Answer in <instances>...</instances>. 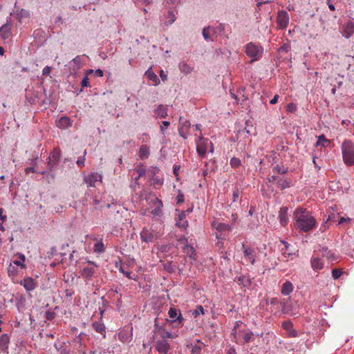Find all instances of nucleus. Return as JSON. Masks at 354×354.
<instances>
[{
  "label": "nucleus",
  "mask_w": 354,
  "mask_h": 354,
  "mask_svg": "<svg viewBox=\"0 0 354 354\" xmlns=\"http://www.w3.org/2000/svg\"><path fill=\"white\" fill-rule=\"evenodd\" d=\"M342 158L347 166L354 165V143L351 140H344L341 146Z\"/></svg>",
  "instance_id": "nucleus-1"
},
{
  "label": "nucleus",
  "mask_w": 354,
  "mask_h": 354,
  "mask_svg": "<svg viewBox=\"0 0 354 354\" xmlns=\"http://www.w3.org/2000/svg\"><path fill=\"white\" fill-rule=\"evenodd\" d=\"M195 136L198 137V138L196 140V151L198 155L202 157L205 158L207 151L208 148L209 147V151L210 153L214 152V147L211 141H209L207 138H205L203 136L202 133H199L198 135L197 133L195 134Z\"/></svg>",
  "instance_id": "nucleus-2"
},
{
  "label": "nucleus",
  "mask_w": 354,
  "mask_h": 354,
  "mask_svg": "<svg viewBox=\"0 0 354 354\" xmlns=\"http://www.w3.org/2000/svg\"><path fill=\"white\" fill-rule=\"evenodd\" d=\"M241 324H242L241 321L236 322L232 334L233 335L236 342L240 344L248 343L252 340L253 333L252 332H246L245 330H237Z\"/></svg>",
  "instance_id": "nucleus-3"
},
{
  "label": "nucleus",
  "mask_w": 354,
  "mask_h": 354,
  "mask_svg": "<svg viewBox=\"0 0 354 354\" xmlns=\"http://www.w3.org/2000/svg\"><path fill=\"white\" fill-rule=\"evenodd\" d=\"M246 55L252 59V62L259 60L263 53V48L260 44L250 42L245 46Z\"/></svg>",
  "instance_id": "nucleus-4"
},
{
  "label": "nucleus",
  "mask_w": 354,
  "mask_h": 354,
  "mask_svg": "<svg viewBox=\"0 0 354 354\" xmlns=\"http://www.w3.org/2000/svg\"><path fill=\"white\" fill-rule=\"evenodd\" d=\"M293 219L295 221H315L310 212L301 207L295 209Z\"/></svg>",
  "instance_id": "nucleus-5"
},
{
  "label": "nucleus",
  "mask_w": 354,
  "mask_h": 354,
  "mask_svg": "<svg viewBox=\"0 0 354 354\" xmlns=\"http://www.w3.org/2000/svg\"><path fill=\"white\" fill-rule=\"evenodd\" d=\"M213 227L217 231L216 236L218 239H224L230 230V226L226 223H212Z\"/></svg>",
  "instance_id": "nucleus-6"
},
{
  "label": "nucleus",
  "mask_w": 354,
  "mask_h": 354,
  "mask_svg": "<svg viewBox=\"0 0 354 354\" xmlns=\"http://www.w3.org/2000/svg\"><path fill=\"white\" fill-rule=\"evenodd\" d=\"M179 241L184 244V246L182 248V250L185 254L190 259L193 260H196L197 254L195 249L193 246L188 244V239L186 237H183L179 239Z\"/></svg>",
  "instance_id": "nucleus-7"
},
{
  "label": "nucleus",
  "mask_w": 354,
  "mask_h": 354,
  "mask_svg": "<svg viewBox=\"0 0 354 354\" xmlns=\"http://www.w3.org/2000/svg\"><path fill=\"white\" fill-rule=\"evenodd\" d=\"M88 266L83 268L81 270V275L83 278L91 280L95 272V268L97 266L93 261H88Z\"/></svg>",
  "instance_id": "nucleus-8"
},
{
  "label": "nucleus",
  "mask_w": 354,
  "mask_h": 354,
  "mask_svg": "<svg viewBox=\"0 0 354 354\" xmlns=\"http://www.w3.org/2000/svg\"><path fill=\"white\" fill-rule=\"evenodd\" d=\"M242 251L244 259L249 261L252 265H254L255 263V257L257 255L255 250L243 243Z\"/></svg>",
  "instance_id": "nucleus-9"
},
{
  "label": "nucleus",
  "mask_w": 354,
  "mask_h": 354,
  "mask_svg": "<svg viewBox=\"0 0 354 354\" xmlns=\"http://www.w3.org/2000/svg\"><path fill=\"white\" fill-rule=\"evenodd\" d=\"M277 26L281 29H285L289 23V16L286 11L280 10L278 12L277 19Z\"/></svg>",
  "instance_id": "nucleus-10"
},
{
  "label": "nucleus",
  "mask_w": 354,
  "mask_h": 354,
  "mask_svg": "<svg viewBox=\"0 0 354 354\" xmlns=\"http://www.w3.org/2000/svg\"><path fill=\"white\" fill-rule=\"evenodd\" d=\"M102 176L98 173H91L84 176V181L87 185V187H95V183L97 182L101 183Z\"/></svg>",
  "instance_id": "nucleus-11"
},
{
  "label": "nucleus",
  "mask_w": 354,
  "mask_h": 354,
  "mask_svg": "<svg viewBox=\"0 0 354 354\" xmlns=\"http://www.w3.org/2000/svg\"><path fill=\"white\" fill-rule=\"evenodd\" d=\"M60 158V151L58 149L53 150L48 158V167L50 171L55 169V165L58 163Z\"/></svg>",
  "instance_id": "nucleus-12"
},
{
  "label": "nucleus",
  "mask_w": 354,
  "mask_h": 354,
  "mask_svg": "<svg viewBox=\"0 0 354 354\" xmlns=\"http://www.w3.org/2000/svg\"><path fill=\"white\" fill-rule=\"evenodd\" d=\"M180 127H178V132L180 136L184 139H187L189 135V129L191 127L189 121H183L182 117L179 119Z\"/></svg>",
  "instance_id": "nucleus-13"
},
{
  "label": "nucleus",
  "mask_w": 354,
  "mask_h": 354,
  "mask_svg": "<svg viewBox=\"0 0 354 354\" xmlns=\"http://www.w3.org/2000/svg\"><path fill=\"white\" fill-rule=\"evenodd\" d=\"M354 34V19L348 20L343 27V36L346 39Z\"/></svg>",
  "instance_id": "nucleus-14"
},
{
  "label": "nucleus",
  "mask_w": 354,
  "mask_h": 354,
  "mask_svg": "<svg viewBox=\"0 0 354 354\" xmlns=\"http://www.w3.org/2000/svg\"><path fill=\"white\" fill-rule=\"evenodd\" d=\"M170 348V345L165 339H160L156 342V349L161 354H167Z\"/></svg>",
  "instance_id": "nucleus-15"
},
{
  "label": "nucleus",
  "mask_w": 354,
  "mask_h": 354,
  "mask_svg": "<svg viewBox=\"0 0 354 354\" xmlns=\"http://www.w3.org/2000/svg\"><path fill=\"white\" fill-rule=\"evenodd\" d=\"M145 199L147 201H148L150 199L151 202H153V203L156 205L154 214H158L159 213V212L160 211V208L162 207L161 201H160L157 197H156L151 193L147 194L145 196Z\"/></svg>",
  "instance_id": "nucleus-16"
},
{
  "label": "nucleus",
  "mask_w": 354,
  "mask_h": 354,
  "mask_svg": "<svg viewBox=\"0 0 354 354\" xmlns=\"http://www.w3.org/2000/svg\"><path fill=\"white\" fill-rule=\"evenodd\" d=\"M20 284L22 285L26 291L30 292L36 288V283L31 277L25 278L21 281Z\"/></svg>",
  "instance_id": "nucleus-17"
},
{
  "label": "nucleus",
  "mask_w": 354,
  "mask_h": 354,
  "mask_svg": "<svg viewBox=\"0 0 354 354\" xmlns=\"http://www.w3.org/2000/svg\"><path fill=\"white\" fill-rule=\"evenodd\" d=\"M295 228L301 232H308L315 227V223H295Z\"/></svg>",
  "instance_id": "nucleus-18"
},
{
  "label": "nucleus",
  "mask_w": 354,
  "mask_h": 354,
  "mask_svg": "<svg viewBox=\"0 0 354 354\" xmlns=\"http://www.w3.org/2000/svg\"><path fill=\"white\" fill-rule=\"evenodd\" d=\"M140 237L142 241L145 242H152L154 238L153 233L151 231L150 229H147L144 227L140 232Z\"/></svg>",
  "instance_id": "nucleus-19"
},
{
  "label": "nucleus",
  "mask_w": 354,
  "mask_h": 354,
  "mask_svg": "<svg viewBox=\"0 0 354 354\" xmlns=\"http://www.w3.org/2000/svg\"><path fill=\"white\" fill-rule=\"evenodd\" d=\"M317 251H314L315 255ZM311 267L314 270H320L324 267V263L318 257L313 256L310 260Z\"/></svg>",
  "instance_id": "nucleus-20"
},
{
  "label": "nucleus",
  "mask_w": 354,
  "mask_h": 354,
  "mask_svg": "<svg viewBox=\"0 0 354 354\" xmlns=\"http://www.w3.org/2000/svg\"><path fill=\"white\" fill-rule=\"evenodd\" d=\"M155 327L156 332L160 335L162 339H165V338L174 337V336L171 335L170 332L165 330L162 326H158L157 319L155 320Z\"/></svg>",
  "instance_id": "nucleus-21"
},
{
  "label": "nucleus",
  "mask_w": 354,
  "mask_h": 354,
  "mask_svg": "<svg viewBox=\"0 0 354 354\" xmlns=\"http://www.w3.org/2000/svg\"><path fill=\"white\" fill-rule=\"evenodd\" d=\"M271 307V312L274 314L279 313L280 308L282 306V301L277 298H272L270 301Z\"/></svg>",
  "instance_id": "nucleus-22"
},
{
  "label": "nucleus",
  "mask_w": 354,
  "mask_h": 354,
  "mask_svg": "<svg viewBox=\"0 0 354 354\" xmlns=\"http://www.w3.org/2000/svg\"><path fill=\"white\" fill-rule=\"evenodd\" d=\"M10 342V337L8 334H3L0 336V351L7 352L8 349V344Z\"/></svg>",
  "instance_id": "nucleus-23"
},
{
  "label": "nucleus",
  "mask_w": 354,
  "mask_h": 354,
  "mask_svg": "<svg viewBox=\"0 0 354 354\" xmlns=\"http://www.w3.org/2000/svg\"><path fill=\"white\" fill-rule=\"evenodd\" d=\"M322 257H326L328 261H333L336 260L335 254L326 247H322L319 250Z\"/></svg>",
  "instance_id": "nucleus-24"
},
{
  "label": "nucleus",
  "mask_w": 354,
  "mask_h": 354,
  "mask_svg": "<svg viewBox=\"0 0 354 354\" xmlns=\"http://www.w3.org/2000/svg\"><path fill=\"white\" fill-rule=\"evenodd\" d=\"M293 291V285L289 281H286L284 283H283L281 292L283 295L287 296L290 295Z\"/></svg>",
  "instance_id": "nucleus-25"
},
{
  "label": "nucleus",
  "mask_w": 354,
  "mask_h": 354,
  "mask_svg": "<svg viewBox=\"0 0 354 354\" xmlns=\"http://www.w3.org/2000/svg\"><path fill=\"white\" fill-rule=\"evenodd\" d=\"M93 328L95 330V332L100 333L105 337L106 331H105V326L104 324L102 322H94L92 324Z\"/></svg>",
  "instance_id": "nucleus-26"
},
{
  "label": "nucleus",
  "mask_w": 354,
  "mask_h": 354,
  "mask_svg": "<svg viewBox=\"0 0 354 354\" xmlns=\"http://www.w3.org/2000/svg\"><path fill=\"white\" fill-rule=\"evenodd\" d=\"M11 26L9 24H4L0 28V37L3 39H8L10 36Z\"/></svg>",
  "instance_id": "nucleus-27"
},
{
  "label": "nucleus",
  "mask_w": 354,
  "mask_h": 354,
  "mask_svg": "<svg viewBox=\"0 0 354 354\" xmlns=\"http://www.w3.org/2000/svg\"><path fill=\"white\" fill-rule=\"evenodd\" d=\"M330 141L327 139L324 135H321L318 136L317 141L315 144V146L317 147H327L330 145Z\"/></svg>",
  "instance_id": "nucleus-28"
},
{
  "label": "nucleus",
  "mask_w": 354,
  "mask_h": 354,
  "mask_svg": "<svg viewBox=\"0 0 354 354\" xmlns=\"http://www.w3.org/2000/svg\"><path fill=\"white\" fill-rule=\"evenodd\" d=\"M205 346V344L200 341H198L196 344H192L190 347L192 348L191 353L192 354H202L201 351L202 348Z\"/></svg>",
  "instance_id": "nucleus-29"
},
{
  "label": "nucleus",
  "mask_w": 354,
  "mask_h": 354,
  "mask_svg": "<svg viewBox=\"0 0 354 354\" xmlns=\"http://www.w3.org/2000/svg\"><path fill=\"white\" fill-rule=\"evenodd\" d=\"M145 75L154 83V85H158L160 83L158 76L153 72L151 67L145 72Z\"/></svg>",
  "instance_id": "nucleus-30"
},
{
  "label": "nucleus",
  "mask_w": 354,
  "mask_h": 354,
  "mask_svg": "<svg viewBox=\"0 0 354 354\" xmlns=\"http://www.w3.org/2000/svg\"><path fill=\"white\" fill-rule=\"evenodd\" d=\"M57 126L60 129H64L71 126V120L68 117H62L57 122Z\"/></svg>",
  "instance_id": "nucleus-31"
},
{
  "label": "nucleus",
  "mask_w": 354,
  "mask_h": 354,
  "mask_svg": "<svg viewBox=\"0 0 354 354\" xmlns=\"http://www.w3.org/2000/svg\"><path fill=\"white\" fill-rule=\"evenodd\" d=\"M155 112L160 118H165L167 116V106L160 104Z\"/></svg>",
  "instance_id": "nucleus-32"
},
{
  "label": "nucleus",
  "mask_w": 354,
  "mask_h": 354,
  "mask_svg": "<svg viewBox=\"0 0 354 354\" xmlns=\"http://www.w3.org/2000/svg\"><path fill=\"white\" fill-rule=\"evenodd\" d=\"M17 255L19 256V258L20 259V260L19 261L15 260L11 263L14 264L15 266H16L17 268L20 267L21 269H25L26 267V265L24 264V262L26 261L25 255L23 254H18Z\"/></svg>",
  "instance_id": "nucleus-33"
},
{
  "label": "nucleus",
  "mask_w": 354,
  "mask_h": 354,
  "mask_svg": "<svg viewBox=\"0 0 354 354\" xmlns=\"http://www.w3.org/2000/svg\"><path fill=\"white\" fill-rule=\"evenodd\" d=\"M169 316L171 319H176L179 323H181L183 318L180 313L178 315V310L174 308H171L168 312Z\"/></svg>",
  "instance_id": "nucleus-34"
},
{
  "label": "nucleus",
  "mask_w": 354,
  "mask_h": 354,
  "mask_svg": "<svg viewBox=\"0 0 354 354\" xmlns=\"http://www.w3.org/2000/svg\"><path fill=\"white\" fill-rule=\"evenodd\" d=\"M178 67H179L180 72L184 73L185 75L190 74L193 71V68L191 67L190 66H189L185 62H180L179 64Z\"/></svg>",
  "instance_id": "nucleus-35"
},
{
  "label": "nucleus",
  "mask_w": 354,
  "mask_h": 354,
  "mask_svg": "<svg viewBox=\"0 0 354 354\" xmlns=\"http://www.w3.org/2000/svg\"><path fill=\"white\" fill-rule=\"evenodd\" d=\"M288 209L286 207H283L280 209L279 212V218L280 221H288Z\"/></svg>",
  "instance_id": "nucleus-36"
},
{
  "label": "nucleus",
  "mask_w": 354,
  "mask_h": 354,
  "mask_svg": "<svg viewBox=\"0 0 354 354\" xmlns=\"http://www.w3.org/2000/svg\"><path fill=\"white\" fill-rule=\"evenodd\" d=\"M277 184L279 187L283 190L288 187H290L291 185V181L283 178H281L278 180Z\"/></svg>",
  "instance_id": "nucleus-37"
},
{
  "label": "nucleus",
  "mask_w": 354,
  "mask_h": 354,
  "mask_svg": "<svg viewBox=\"0 0 354 354\" xmlns=\"http://www.w3.org/2000/svg\"><path fill=\"white\" fill-rule=\"evenodd\" d=\"M149 155V148L147 145H142L139 149V156L141 159H146Z\"/></svg>",
  "instance_id": "nucleus-38"
},
{
  "label": "nucleus",
  "mask_w": 354,
  "mask_h": 354,
  "mask_svg": "<svg viewBox=\"0 0 354 354\" xmlns=\"http://www.w3.org/2000/svg\"><path fill=\"white\" fill-rule=\"evenodd\" d=\"M8 273L10 277H14L17 276L18 274V268L10 263L8 268Z\"/></svg>",
  "instance_id": "nucleus-39"
},
{
  "label": "nucleus",
  "mask_w": 354,
  "mask_h": 354,
  "mask_svg": "<svg viewBox=\"0 0 354 354\" xmlns=\"http://www.w3.org/2000/svg\"><path fill=\"white\" fill-rule=\"evenodd\" d=\"M166 18L167 21H165V24L167 26L171 25L176 20V16L174 12L173 11H168Z\"/></svg>",
  "instance_id": "nucleus-40"
},
{
  "label": "nucleus",
  "mask_w": 354,
  "mask_h": 354,
  "mask_svg": "<svg viewBox=\"0 0 354 354\" xmlns=\"http://www.w3.org/2000/svg\"><path fill=\"white\" fill-rule=\"evenodd\" d=\"M105 250V247L104 243L102 241L97 242L94 245V252L97 253L104 252Z\"/></svg>",
  "instance_id": "nucleus-41"
},
{
  "label": "nucleus",
  "mask_w": 354,
  "mask_h": 354,
  "mask_svg": "<svg viewBox=\"0 0 354 354\" xmlns=\"http://www.w3.org/2000/svg\"><path fill=\"white\" fill-rule=\"evenodd\" d=\"M281 310L283 314H289L290 313V308L288 305V301L287 299H283L282 300V306L281 307Z\"/></svg>",
  "instance_id": "nucleus-42"
},
{
  "label": "nucleus",
  "mask_w": 354,
  "mask_h": 354,
  "mask_svg": "<svg viewBox=\"0 0 354 354\" xmlns=\"http://www.w3.org/2000/svg\"><path fill=\"white\" fill-rule=\"evenodd\" d=\"M18 18L19 21H21L23 18H28L30 16V12L25 9H21L20 12L17 14Z\"/></svg>",
  "instance_id": "nucleus-43"
},
{
  "label": "nucleus",
  "mask_w": 354,
  "mask_h": 354,
  "mask_svg": "<svg viewBox=\"0 0 354 354\" xmlns=\"http://www.w3.org/2000/svg\"><path fill=\"white\" fill-rule=\"evenodd\" d=\"M164 268L169 272H173L176 268V266L172 262L168 261L164 264Z\"/></svg>",
  "instance_id": "nucleus-44"
},
{
  "label": "nucleus",
  "mask_w": 354,
  "mask_h": 354,
  "mask_svg": "<svg viewBox=\"0 0 354 354\" xmlns=\"http://www.w3.org/2000/svg\"><path fill=\"white\" fill-rule=\"evenodd\" d=\"M185 201V196L184 194L182 193V192L180 190H178V194L176 197V204H181L184 202Z\"/></svg>",
  "instance_id": "nucleus-45"
},
{
  "label": "nucleus",
  "mask_w": 354,
  "mask_h": 354,
  "mask_svg": "<svg viewBox=\"0 0 354 354\" xmlns=\"http://www.w3.org/2000/svg\"><path fill=\"white\" fill-rule=\"evenodd\" d=\"M241 164V160L237 158H232L230 160V165L232 167L236 168L239 167Z\"/></svg>",
  "instance_id": "nucleus-46"
},
{
  "label": "nucleus",
  "mask_w": 354,
  "mask_h": 354,
  "mask_svg": "<svg viewBox=\"0 0 354 354\" xmlns=\"http://www.w3.org/2000/svg\"><path fill=\"white\" fill-rule=\"evenodd\" d=\"M282 327L288 333L292 328V323L290 321H285L282 323Z\"/></svg>",
  "instance_id": "nucleus-47"
},
{
  "label": "nucleus",
  "mask_w": 354,
  "mask_h": 354,
  "mask_svg": "<svg viewBox=\"0 0 354 354\" xmlns=\"http://www.w3.org/2000/svg\"><path fill=\"white\" fill-rule=\"evenodd\" d=\"M212 28L210 27L204 28L203 30V36L205 40L209 39V32Z\"/></svg>",
  "instance_id": "nucleus-48"
},
{
  "label": "nucleus",
  "mask_w": 354,
  "mask_h": 354,
  "mask_svg": "<svg viewBox=\"0 0 354 354\" xmlns=\"http://www.w3.org/2000/svg\"><path fill=\"white\" fill-rule=\"evenodd\" d=\"M297 110V106L294 103H289L286 106V111L290 113H293Z\"/></svg>",
  "instance_id": "nucleus-49"
},
{
  "label": "nucleus",
  "mask_w": 354,
  "mask_h": 354,
  "mask_svg": "<svg viewBox=\"0 0 354 354\" xmlns=\"http://www.w3.org/2000/svg\"><path fill=\"white\" fill-rule=\"evenodd\" d=\"M342 274V271L338 269H334L332 271V276L335 279H338Z\"/></svg>",
  "instance_id": "nucleus-50"
},
{
  "label": "nucleus",
  "mask_w": 354,
  "mask_h": 354,
  "mask_svg": "<svg viewBox=\"0 0 354 354\" xmlns=\"http://www.w3.org/2000/svg\"><path fill=\"white\" fill-rule=\"evenodd\" d=\"M162 125L160 127V131L162 133L165 134V130L167 129V127L170 125V122L168 121H163L162 122Z\"/></svg>",
  "instance_id": "nucleus-51"
},
{
  "label": "nucleus",
  "mask_w": 354,
  "mask_h": 354,
  "mask_svg": "<svg viewBox=\"0 0 354 354\" xmlns=\"http://www.w3.org/2000/svg\"><path fill=\"white\" fill-rule=\"evenodd\" d=\"M136 172L138 173V177L136 178V180H137L140 177L145 176L146 171L144 168H139L137 169Z\"/></svg>",
  "instance_id": "nucleus-52"
},
{
  "label": "nucleus",
  "mask_w": 354,
  "mask_h": 354,
  "mask_svg": "<svg viewBox=\"0 0 354 354\" xmlns=\"http://www.w3.org/2000/svg\"><path fill=\"white\" fill-rule=\"evenodd\" d=\"M86 154V151H84V156L82 157H80L78 158V160H77L76 163L77 165L80 167H82L83 166H84V156Z\"/></svg>",
  "instance_id": "nucleus-53"
},
{
  "label": "nucleus",
  "mask_w": 354,
  "mask_h": 354,
  "mask_svg": "<svg viewBox=\"0 0 354 354\" xmlns=\"http://www.w3.org/2000/svg\"><path fill=\"white\" fill-rule=\"evenodd\" d=\"M239 195H240L239 190L237 188L234 189L233 191V194H232V198H233L234 202H235L238 200Z\"/></svg>",
  "instance_id": "nucleus-54"
},
{
  "label": "nucleus",
  "mask_w": 354,
  "mask_h": 354,
  "mask_svg": "<svg viewBox=\"0 0 354 354\" xmlns=\"http://www.w3.org/2000/svg\"><path fill=\"white\" fill-rule=\"evenodd\" d=\"M81 85H82V87H88V86H90L88 78L87 76L84 77L82 79V82H81Z\"/></svg>",
  "instance_id": "nucleus-55"
},
{
  "label": "nucleus",
  "mask_w": 354,
  "mask_h": 354,
  "mask_svg": "<svg viewBox=\"0 0 354 354\" xmlns=\"http://www.w3.org/2000/svg\"><path fill=\"white\" fill-rule=\"evenodd\" d=\"M288 336L291 337H297L298 336L297 331L292 328L290 330H289Z\"/></svg>",
  "instance_id": "nucleus-56"
},
{
  "label": "nucleus",
  "mask_w": 354,
  "mask_h": 354,
  "mask_svg": "<svg viewBox=\"0 0 354 354\" xmlns=\"http://www.w3.org/2000/svg\"><path fill=\"white\" fill-rule=\"evenodd\" d=\"M93 203L95 208H97L98 206H100V208L103 207L102 205H100V201L97 198L96 196L93 198Z\"/></svg>",
  "instance_id": "nucleus-57"
},
{
  "label": "nucleus",
  "mask_w": 354,
  "mask_h": 354,
  "mask_svg": "<svg viewBox=\"0 0 354 354\" xmlns=\"http://www.w3.org/2000/svg\"><path fill=\"white\" fill-rule=\"evenodd\" d=\"M51 72V67L46 66L42 71L43 75H48Z\"/></svg>",
  "instance_id": "nucleus-58"
},
{
  "label": "nucleus",
  "mask_w": 354,
  "mask_h": 354,
  "mask_svg": "<svg viewBox=\"0 0 354 354\" xmlns=\"http://www.w3.org/2000/svg\"><path fill=\"white\" fill-rule=\"evenodd\" d=\"M55 317V314L53 312L47 311L46 313V318L48 320H52Z\"/></svg>",
  "instance_id": "nucleus-59"
},
{
  "label": "nucleus",
  "mask_w": 354,
  "mask_h": 354,
  "mask_svg": "<svg viewBox=\"0 0 354 354\" xmlns=\"http://www.w3.org/2000/svg\"><path fill=\"white\" fill-rule=\"evenodd\" d=\"M159 75L162 81L165 82L167 80V75L164 72L163 70H160Z\"/></svg>",
  "instance_id": "nucleus-60"
},
{
  "label": "nucleus",
  "mask_w": 354,
  "mask_h": 354,
  "mask_svg": "<svg viewBox=\"0 0 354 354\" xmlns=\"http://www.w3.org/2000/svg\"><path fill=\"white\" fill-rule=\"evenodd\" d=\"M281 251H282V255L285 258H287V257H288L289 256H290L292 254V253L289 252L288 250H286L284 249H281Z\"/></svg>",
  "instance_id": "nucleus-61"
},
{
  "label": "nucleus",
  "mask_w": 354,
  "mask_h": 354,
  "mask_svg": "<svg viewBox=\"0 0 354 354\" xmlns=\"http://www.w3.org/2000/svg\"><path fill=\"white\" fill-rule=\"evenodd\" d=\"M279 95H275L274 96V97L270 101V103L271 104H276L277 102H278V99H279Z\"/></svg>",
  "instance_id": "nucleus-62"
},
{
  "label": "nucleus",
  "mask_w": 354,
  "mask_h": 354,
  "mask_svg": "<svg viewBox=\"0 0 354 354\" xmlns=\"http://www.w3.org/2000/svg\"><path fill=\"white\" fill-rule=\"evenodd\" d=\"M94 73L97 77H102L104 75V72L101 69H97Z\"/></svg>",
  "instance_id": "nucleus-63"
},
{
  "label": "nucleus",
  "mask_w": 354,
  "mask_h": 354,
  "mask_svg": "<svg viewBox=\"0 0 354 354\" xmlns=\"http://www.w3.org/2000/svg\"><path fill=\"white\" fill-rule=\"evenodd\" d=\"M36 171L34 167H26V169H25V172L26 174H29V173H35Z\"/></svg>",
  "instance_id": "nucleus-64"
}]
</instances>
